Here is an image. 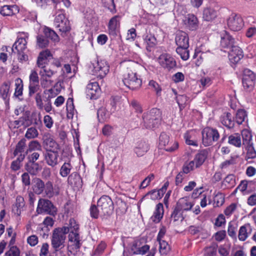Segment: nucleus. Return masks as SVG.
I'll return each instance as SVG.
<instances>
[{
    "label": "nucleus",
    "mask_w": 256,
    "mask_h": 256,
    "mask_svg": "<svg viewBox=\"0 0 256 256\" xmlns=\"http://www.w3.org/2000/svg\"><path fill=\"white\" fill-rule=\"evenodd\" d=\"M114 208L113 202L108 196H103L98 200L97 206L94 204L90 206V216L94 218H97L98 216H110Z\"/></svg>",
    "instance_id": "nucleus-1"
},
{
    "label": "nucleus",
    "mask_w": 256,
    "mask_h": 256,
    "mask_svg": "<svg viewBox=\"0 0 256 256\" xmlns=\"http://www.w3.org/2000/svg\"><path fill=\"white\" fill-rule=\"evenodd\" d=\"M160 113L159 110L154 108L144 112L142 115V122L146 128H157L160 122Z\"/></svg>",
    "instance_id": "nucleus-2"
},
{
    "label": "nucleus",
    "mask_w": 256,
    "mask_h": 256,
    "mask_svg": "<svg viewBox=\"0 0 256 256\" xmlns=\"http://www.w3.org/2000/svg\"><path fill=\"white\" fill-rule=\"evenodd\" d=\"M202 143L204 146L213 144L220 138V134L217 130L210 127L204 128L202 132Z\"/></svg>",
    "instance_id": "nucleus-3"
},
{
    "label": "nucleus",
    "mask_w": 256,
    "mask_h": 256,
    "mask_svg": "<svg viewBox=\"0 0 256 256\" xmlns=\"http://www.w3.org/2000/svg\"><path fill=\"white\" fill-rule=\"evenodd\" d=\"M36 212L38 214H46L54 216L57 214V208L50 200L40 198L38 202Z\"/></svg>",
    "instance_id": "nucleus-4"
},
{
    "label": "nucleus",
    "mask_w": 256,
    "mask_h": 256,
    "mask_svg": "<svg viewBox=\"0 0 256 256\" xmlns=\"http://www.w3.org/2000/svg\"><path fill=\"white\" fill-rule=\"evenodd\" d=\"M62 10H58L60 13H56L54 23L56 27L58 28L60 32L62 33H66L70 30V22L65 16L64 14L62 12L64 8H66L62 5Z\"/></svg>",
    "instance_id": "nucleus-5"
},
{
    "label": "nucleus",
    "mask_w": 256,
    "mask_h": 256,
    "mask_svg": "<svg viewBox=\"0 0 256 256\" xmlns=\"http://www.w3.org/2000/svg\"><path fill=\"white\" fill-rule=\"evenodd\" d=\"M125 86L132 90H136L140 87L142 81L138 77L136 72L132 70H128L122 80Z\"/></svg>",
    "instance_id": "nucleus-6"
},
{
    "label": "nucleus",
    "mask_w": 256,
    "mask_h": 256,
    "mask_svg": "<svg viewBox=\"0 0 256 256\" xmlns=\"http://www.w3.org/2000/svg\"><path fill=\"white\" fill-rule=\"evenodd\" d=\"M158 146L160 148L172 152L178 148V144L176 142L170 141L169 136L165 132H162L159 137Z\"/></svg>",
    "instance_id": "nucleus-7"
},
{
    "label": "nucleus",
    "mask_w": 256,
    "mask_h": 256,
    "mask_svg": "<svg viewBox=\"0 0 256 256\" xmlns=\"http://www.w3.org/2000/svg\"><path fill=\"white\" fill-rule=\"evenodd\" d=\"M227 24L230 30L238 32L242 28L244 22L240 14L232 13L227 20Z\"/></svg>",
    "instance_id": "nucleus-8"
},
{
    "label": "nucleus",
    "mask_w": 256,
    "mask_h": 256,
    "mask_svg": "<svg viewBox=\"0 0 256 256\" xmlns=\"http://www.w3.org/2000/svg\"><path fill=\"white\" fill-rule=\"evenodd\" d=\"M256 81L254 74L248 69L244 71L242 84L245 90L250 91L254 87Z\"/></svg>",
    "instance_id": "nucleus-9"
},
{
    "label": "nucleus",
    "mask_w": 256,
    "mask_h": 256,
    "mask_svg": "<svg viewBox=\"0 0 256 256\" xmlns=\"http://www.w3.org/2000/svg\"><path fill=\"white\" fill-rule=\"evenodd\" d=\"M158 62L162 68L168 70L176 66V63L174 59L168 54H161L158 58Z\"/></svg>",
    "instance_id": "nucleus-10"
},
{
    "label": "nucleus",
    "mask_w": 256,
    "mask_h": 256,
    "mask_svg": "<svg viewBox=\"0 0 256 256\" xmlns=\"http://www.w3.org/2000/svg\"><path fill=\"white\" fill-rule=\"evenodd\" d=\"M94 70L98 77L102 78L108 72L109 66L104 60H98L96 65L94 66Z\"/></svg>",
    "instance_id": "nucleus-11"
},
{
    "label": "nucleus",
    "mask_w": 256,
    "mask_h": 256,
    "mask_svg": "<svg viewBox=\"0 0 256 256\" xmlns=\"http://www.w3.org/2000/svg\"><path fill=\"white\" fill-rule=\"evenodd\" d=\"M58 232L53 231L52 236L51 240L52 246L54 250H60V249H66L64 248V242L66 238V236H62Z\"/></svg>",
    "instance_id": "nucleus-12"
},
{
    "label": "nucleus",
    "mask_w": 256,
    "mask_h": 256,
    "mask_svg": "<svg viewBox=\"0 0 256 256\" xmlns=\"http://www.w3.org/2000/svg\"><path fill=\"white\" fill-rule=\"evenodd\" d=\"M86 93L90 99H96L100 94V88L96 82H90L87 85Z\"/></svg>",
    "instance_id": "nucleus-13"
},
{
    "label": "nucleus",
    "mask_w": 256,
    "mask_h": 256,
    "mask_svg": "<svg viewBox=\"0 0 256 256\" xmlns=\"http://www.w3.org/2000/svg\"><path fill=\"white\" fill-rule=\"evenodd\" d=\"M244 56L242 50L237 46H234L228 52V58L232 63L238 62Z\"/></svg>",
    "instance_id": "nucleus-14"
},
{
    "label": "nucleus",
    "mask_w": 256,
    "mask_h": 256,
    "mask_svg": "<svg viewBox=\"0 0 256 256\" xmlns=\"http://www.w3.org/2000/svg\"><path fill=\"white\" fill-rule=\"evenodd\" d=\"M150 250V246L148 244L142 246L140 241L136 240L132 242L130 247V250L133 254H146Z\"/></svg>",
    "instance_id": "nucleus-15"
},
{
    "label": "nucleus",
    "mask_w": 256,
    "mask_h": 256,
    "mask_svg": "<svg viewBox=\"0 0 256 256\" xmlns=\"http://www.w3.org/2000/svg\"><path fill=\"white\" fill-rule=\"evenodd\" d=\"M121 16L116 15L111 18L108 22V28L110 34L115 36L117 35L120 25Z\"/></svg>",
    "instance_id": "nucleus-16"
},
{
    "label": "nucleus",
    "mask_w": 256,
    "mask_h": 256,
    "mask_svg": "<svg viewBox=\"0 0 256 256\" xmlns=\"http://www.w3.org/2000/svg\"><path fill=\"white\" fill-rule=\"evenodd\" d=\"M68 240L72 244L70 246L76 252L79 250L82 246L81 240L78 232L70 231L68 235Z\"/></svg>",
    "instance_id": "nucleus-17"
},
{
    "label": "nucleus",
    "mask_w": 256,
    "mask_h": 256,
    "mask_svg": "<svg viewBox=\"0 0 256 256\" xmlns=\"http://www.w3.org/2000/svg\"><path fill=\"white\" fill-rule=\"evenodd\" d=\"M175 41L178 47L189 46V38L188 34L183 31H178L176 33Z\"/></svg>",
    "instance_id": "nucleus-18"
},
{
    "label": "nucleus",
    "mask_w": 256,
    "mask_h": 256,
    "mask_svg": "<svg viewBox=\"0 0 256 256\" xmlns=\"http://www.w3.org/2000/svg\"><path fill=\"white\" fill-rule=\"evenodd\" d=\"M28 36H25L24 38H19L13 44L11 50L12 52L16 54V52L25 51L26 49L27 40Z\"/></svg>",
    "instance_id": "nucleus-19"
},
{
    "label": "nucleus",
    "mask_w": 256,
    "mask_h": 256,
    "mask_svg": "<svg viewBox=\"0 0 256 256\" xmlns=\"http://www.w3.org/2000/svg\"><path fill=\"white\" fill-rule=\"evenodd\" d=\"M43 144L47 152L56 151L58 148V144L49 134L44 136Z\"/></svg>",
    "instance_id": "nucleus-20"
},
{
    "label": "nucleus",
    "mask_w": 256,
    "mask_h": 256,
    "mask_svg": "<svg viewBox=\"0 0 256 256\" xmlns=\"http://www.w3.org/2000/svg\"><path fill=\"white\" fill-rule=\"evenodd\" d=\"M58 154L56 151L47 152L44 154L46 164L52 166H55L58 164Z\"/></svg>",
    "instance_id": "nucleus-21"
},
{
    "label": "nucleus",
    "mask_w": 256,
    "mask_h": 256,
    "mask_svg": "<svg viewBox=\"0 0 256 256\" xmlns=\"http://www.w3.org/2000/svg\"><path fill=\"white\" fill-rule=\"evenodd\" d=\"M193 206L194 204L190 202L188 197L180 198L176 204V206L182 212L190 210Z\"/></svg>",
    "instance_id": "nucleus-22"
},
{
    "label": "nucleus",
    "mask_w": 256,
    "mask_h": 256,
    "mask_svg": "<svg viewBox=\"0 0 256 256\" xmlns=\"http://www.w3.org/2000/svg\"><path fill=\"white\" fill-rule=\"evenodd\" d=\"M19 12V8L16 5H5L0 8V13L3 16H11Z\"/></svg>",
    "instance_id": "nucleus-23"
},
{
    "label": "nucleus",
    "mask_w": 256,
    "mask_h": 256,
    "mask_svg": "<svg viewBox=\"0 0 256 256\" xmlns=\"http://www.w3.org/2000/svg\"><path fill=\"white\" fill-rule=\"evenodd\" d=\"M68 183L77 188L81 187L82 186V180L80 174L76 172H72L68 177Z\"/></svg>",
    "instance_id": "nucleus-24"
},
{
    "label": "nucleus",
    "mask_w": 256,
    "mask_h": 256,
    "mask_svg": "<svg viewBox=\"0 0 256 256\" xmlns=\"http://www.w3.org/2000/svg\"><path fill=\"white\" fill-rule=\"evenodd\" d=\"M234 39L227 32L221 38L220 46L224 48H231L234 46Z\"/></svg>",
    "instance_id": "nucleus-25"
},
{
    "label": "nucleus",
    "mask_w": 256,
    "mask_h": 256,
    "mask_svg": "<svg viewBox=\"0 0 256 256\" xmlns=\"http://www.w3.org/2000/svg\"><path fill=\"white\" fill-rule=\"evenodd\" d=\"M163 214V204L161 203H159L156 206V210L154 212V214L152 216L150 219L153 222L158 223L162 218Z\"/></svg>",
    "instance_id": "nucleus-26"
},
{
    "label": "nucleus",
    "mask_w": 256,
    "mask_h": 256,
    "mask_svg": "<svg viewBox=\"0 0 256 256\" xmlns=\"http://www.w3.org/2000/svg\"><path fill=\"white\" fill-rule=\"evenodd\" d=\"M25 168L31 174L36 175L40 170L42 167L36 162L28 161L25 165Z\"/></svg>",
    "instance_id": "nucleus-27"
},
{
    "label": "nucleus",
    "mask_w": 256,
    "mask_h": 256,
    "mask_svg": "<svg viewBox=\"0 0 256 256\" xmlns=\"http://www.w3.org/2000/svg\"><path fill=\"white\" fill-rule=\"evenodd\" d=\"M221 122L228 128H233L234 126V121L233 117L230 112L224 113L221 117Z\"/></svg>",
    "instance_id": "nucleus-28"
},
{
    "label": "nucleus",
    "mask_w": 256,
    "mask_h": 256,
    "mask_svg": "<svg viewBox=\"0 0 256 256\" xmlns=\"http://www.w3.org/2000/svg\"><path fill=\"white\" fill-rule=\"evenodd\" d=\"M44 182L39 178H36L33 180L32 190L34 194H40L44 191Z\"/></svg>",
    "instance_id": "nucleus-29"
},
{
    "label": "nucleus",
    "mask_w": 256,
    "mask_h": 256,
    "mask_svg": "<svg viewBox=\"0 0 256 256\" xmlns=\"http://www.w3.org/2000/svg\"><path fill=\"white\" fill-rule=\"evenodd\" d=\"M148 144L145 142L140 141L138 142L137 146L134 149V152L138 156H142L148 151Z\"/></svg>",
    "instance_id": "nucleus-30"
},
{
    "label": "nucleus",
    "mask_w": 256,
    "mask_h": 256,
    "mask_svg": "<svg viewBox=\"0 0 256 256\" xmlns=\"http://www.w3.org/2000/svg\"><path fill=\"white\" fill-rule=\"evenodd\" d=\"M251 230L252 229L249 224L242 226L238 232V239L241 241H244L248 237V234L250 232Z\"/></svg>",
    "instance_id": "nucleus-31"
},
{
    "label": "nucleus",
    "mask_w": 256,
    "mask_h": 256,
    "mask_svg": "<svg viewBox=\"0 0 256 256\" xmlns=\"http://www.w3.org/2000/svg\"><path fill=\"white\" fill-rule=\"evenodd\" d=\"M187 27L191 30H196L198 26L197 18L194 14H189L186 20Z\"/></svg>",
    "instance_id": "nucleus-32"
},
{
    "label": "nucleus",
    "mask_w": 256,
    "mask_h": 256,
    "mask_svg": "<svg viewBox=\"0 0 256 256\" xmlns=\"http://www.w3.org/2000/svg\"><path fill=\"white\" fill-rule=\"evenodd\" d=\"M208 152L204 150H201L197 154L194 160L196 162V168H198L202 166L207 158Z\"/></svg>",
    "instance_id": "nucleus-33"
},
{
    "label": "nucleus",
    "mask_w": 256,
    "mask_h": 256,
    "mask_svg": "<svg viewBox=\"0 0 256 256\" xmlns=\"http://www.w3.org/2000/svg\"><path fill=\"white\" fill-rule=\"evenodd\" d=\"M44 192L46 196L48 198H51L54 196H58L59 194L58 190H54L52 184L51 182L48 181L44 185Z\"/></svg>",
    "instance_id": "nucleus-34"
},
{
    "label": "nucleus",
    "mask_w": 256,
    "mask_h": 256,
    "mask_svg": "<svg viewBox=\"0 0 256 256\" xmlns=\"http://www.w3.org/2000/svg\"><path fill=\"white\" fill-rule=\"evenodd\" d=\"M10 82H4L0 88V93L2 97L6 100V102H8L9 98L7 99L9 96V90L10 88Z\"/></svg>",
    "instance_id": "nucleus-35"
},
{
    "label": "nucleus",
    "mask_w": 256,
    "mask_h": 256,
    "mask_svg": "<svg viewBox=\"0 0 256 256\" xmlns=\"http://www.w3.org/2000/svg\"><path fill=\"white\" fill-rule=\"evenodd\" d=\"M216 12L212 8H207L204 10L203 18L205 20H212L216 18Z\"/></svg>",
    "instance_id": "nucleus-36"
},
{
    "label": "nucleus",
    "mask_w": 256,
    "mask_h": 256,
    "mask_svg": "<svg viewBox=\"0 0 256 256\" xmlns=\"http://www.w3.org/2000/svg\"><path fill=\"white\" fill-rule=\"evenodd\" d=\"M228 142L236 147L240 148L242 146L240 135L238 133L234 134L228 136Z\"/></svg>",
    "instance_id": "nucleus-37"
},
{
    "label": "nucleus",
    "mask_w": 256,
    "mask_h": 256,
    "mask_svg": "<svg viewBox=\"0 0 256 256\" xmlns=\"http://www.w3.org/2000/svg\"><path fill=\"white\" fill-rule=\"evenodd\" d=\"M44 36L48 38H49L53 41L58 42L59 37L56 33L48 27H45L44 28Z\"/></svg>",
    "instance_id": "nucleus-38"
},
{
    "label": "nucleus",
    "mask_w": 256,
    "mask_h": 256,
    "mask_svg": "<svg viewBox=\"0 0 256 256\" xmlns=\"http://www.w3.org/2000/svg\"><path fill=\"white\" fill-rule=\"evenodd\" d=\"M57 72V70L53 68V66H50V65L47 64L46 66H44L40 69L39 72L40 75L44 74L47 76V77L52 78V76Z\"/></svg>",
    "instance_id": "nucleus-39"
},
{
    "label": "nucleus",
    "mask_w": 256,
    "mask_h": 256,
    "mask_svg": "<svg viewBox=\"0 0 256 256\" xmlns=\"http://www.w3.org/2000/svg\"><path fill=\"white\" fill-rule=\"evenodd\" d=\"M247 118V114L245 110L240 109L238 110L235 117L236 122L238 124H241Z\"/></svg>",
    "instance_id": "nucleus-40"
},
{
    "label": "nucleus",
    "mask_w": 256,
    "mask_h": 256,
    "mask_svg": "<svg viewBox=\"0 0 256 256\" xmlns=\"http://www.w3.org/2000/svg\"><path fill=\"white\" fill-rule=\"evenodd\" d=\"M242 138V144L244 146L252 144V135L250 130L246 129L243 130L241 132Z\"/></svg>",
    "instance_id": "nucleus-41"
},
{
    "label": "nucleus",
    "mask_w": 256,
    "mask_h": 256,
    "mask_svg": "<svg viewBox=\"0 0 256 256\" xmlns=\"http://www.w3.org/2000/svg\"><path fill=\"white\" fill-rule=\"evenodd\" d=\"M72 168L70 162H64L61 166L60 170V174L62 177L67 176L70 173L71 170Z\"/></svg>",
    "instance_id": "nucleus-42"
},
{
    "label": "nucleus",
    "mask_w": 256,
    "mask_h": 256,
    "mask_svg": "<svg viewBox=\"0 0 256 256\" xmlns=\"http://www.w3.org/2000/svg\"><path fill=\"white\" fill-rule=\"evenodd\" d=\"M15 92L14 96L18 98L20 96H22L23 91V82L21 78H17L15 80Z\"/></svg>",
    "instance_id": "nucleus-43"
},
{
    "label": "nucleus",
    "mask_w": 256,
    "mask_h": 256,
    "mask_svg": "<svg viewBox=\"0 0 256 256\" xmlns=\"http://www.w3.org/2000/svg\"><path fill=\"white\" fill-rule=\"evenodd\" d=\"M40 76V82L42 86L44 88H50L53 86L54 81L51 80V78L47 77L44 74Z\"/></svg>",
    "instance_id": "nucleus-44"
},
{
    "label": "nucleus",
    "mask_w": 256,
    "mask_h": 256,
    "mask_svg": "<svg viewBox=\"0 0 256 256\" xmlns=\"http://www.w3.org/2000/svg\"><path fill=\"white\" fill-rule=\"evenodd\" d=\"M49 41L44 35L38 34L36 36V46L40 48H44L48 46Z\"/></svg>",
    "instance_id": "nucleus-45"
},
{
    "label": "nucleus",
    "mask_w": 256,
    "mask_h": 256,
    "mask_svg": "<svg viewBox=\"0 0 256 256\" xmlns=\"http://www.w3.org/2000/svg\"><path fill=\"white\" fill-rule=\"evenodd\" d=\"M189 46L184 47H178L176 49V52L178 54H179L181 58L184 60H187L189 56V50L188 48Z\"/></svg>",
    "instance_id": "nucleus-46"
},
{
    "label": "nucleus",
    "mask_w": 256,
    "mask_h": 256,
    "mask_svg": "<svg viewBox=\"0 0 256 256\" xmlns=\"http://www.w3.org/2000/svg\"><path fill=\"white\" fill-rule=\"evenodd\" d=\"M159 242V251L161 254L166 255L170 251V248L168 243L164 240H158Z\"/></svg>",
    "instance_id": "nucleus-47"
},
{
    "label": "nucleus",
    "mask_w": 256,
    "mask_h": 256,
    "mask_svg": "<svg viewBox=\"0 0 256 256\" xmlns=\"http://www.w3.org/2000/svg\"><path fill=\"white\" fill-rule=\"evenodd\" d=\"M97 116L98 121L100 122H104L108 118L106 110L104 108L102 107L100 108L97 112Z\"/></svg>",
    "instance_id": "nucleus-48"
},
{
    "label": "nucleus",
    "mask_w": 256,
    "mask_h": 256,
    "mask_svg": "<svg viewBox=\"0 0 256 256\" xmlns=\"http://www.w3.org/2000/svg\"><path fill=\"white\" fill-rule=\"evenodd\" d=\"M26 147V140L22 139L18 142L16 146V149L14 152V156L18 155L19 153H22L24 152Z\"/></svg>",
    "instance_id": "nucleus-49"
},
{
    "label": "nucleus",
    "mask_w": 256,
    "mask_h": 256,
    "mask_svg": "<svg viewBox=\"0 0 256 256\" xmlns=\"http://www.w3.org/2000/svg\"><path fill=\"white\" fill-rule=\"evenodd\" d=\"M144 40L145 42L147 44L146 49L148 50V48L153 47L156 44V38L154 35L151 34H146V36H144Z\"/></svg>",
    "instance_id": "nucleus-50"
},
{
    "label": "nucleus",
    "mask_w": 256,
    "mask_h": 256,
    "mask_svg": "<svg viewBox=\"0 0 256 256\" xmlns=\"http://www.w3.org/2000/svg\"><path fill=\"white\" fill-rule=\"evenodd\" d=\"M217 248L218 245L215 244L206 248L204 250V256H215L216 254Z\"/></svg>",
    "instance_id": "nucleus-51"
},
{
    "label": "nucleus",
    "mask_w": 256,
    "mask_h": 256,
    "mask_svg": "<svg viewBox=\"0 0 256 256\" xmlns=\"http://www.w3.org/2000/svg\"><path fill=\"white\" fill-rule=\"evenodd\" d=\"M55 4V8L56 10H61L62 8V5L66 8L70 6V2L69 0H52Z\"/></svg>",
    "instance_id": "nucleus-52"
},
{
    "label": "nucleus",
    "mask_w": 256,
    "mask_h": 256,
    "mask_svg": "<svg viewBox=\"0 0 256 256\" xmlns=\"http://www.w3.org/2000/svg\"><path fill=\"white\" fill-rule=\"evenodd\" d=\"M182 212L176 206L172 212L171 214V218L174 220V222H176L179 220L180 218L181 220L184 219V217L182 216Z\"/></svg>",
    "instance_id": "nucleus-53"
},
{
    "label": "nucleus",
    "mask_w": 256,
    "mask_h": 256,
    "mask_svg": "<svg viewBox=\"0 0 256 256\" xmlns=\"http://www.w3.org/2000/svg\"><path fill=\"white\" fill-rule=\"evenodd\" d=\"M42 146L36 140L31 141L28 144V148L26 152L28 154V152H32L34 150H42Z\"/></svg>",
    "instance_id": "nucleus-54"
},
{
    "label": "nucleus",
    "mask_w": 256,
    "mask_h": 256,
    "mask_svg": "<svg viewBox=\"0 0 256 256\" xmlns=\"http://www.w3.org/2000/svg\"><path fill=\"white\" fill-rule=\"evenodd\" d=\"M38 132L36 128L31 127L28 128L25 134V136L28 139L34 138L38 137Z\"/></svg>",
    "instance_id": "nucleus-55"
},
{
    "label": "nucleus",
    "mask_w": 256,
    "mask_h": 256,
    "mask_svg": "<svg viewBox=\"0 0 256 256\" xmlns=\"http://www.w3.org/2000/svg\"><path fill=\"white\" fill-rule=\"evenodd\" d=\"M214 201L216 206H220L223 204L224 202V196L221 192L217 193L214 198Z\"/></svg>",
    "instance_id": "nucleus-56"
},
{
    "label": "nucleus",
    "mask_w": 256,
    "mask_h": 256,
    "mask_svg": "<svg viewBox=\"0 0 256 256\" xmlns=\"http://www.w3.org/2000/svg\"><path fill=\"white\" fill-rule=\"evenodd\" d=\"M246 150V156L248 158H254L256 157V152L253 147L252 144L245 146Z\"/></svg>",
    "instance_id": "nucleus-57"
},
{
    "label": "nucleus",
    "mask_w": 256,
    "mask_h": 256,
    "mask_svg": "<svg viewBox=\"0 0 256 256\" xmlns=\"http://www.w3.org/2000/svg\"><path fill=\"white\" fill-rule=\"evenodd\" d=\"M104 6L107 8L112 13L116 12V6L114 3V0H102Z\"/></svg>",
    "instance_id": "nucleus-58"
},
{
    "label": "nucleus",
    "mask_w": 256,
    "mask_h": 256,
    "mask_svg": "<svg viewBox=\"0 0 256 256\" xmlns=\"http://www.w3.org/2000/svg\"><path fill=\"white\" fill-rule=\"evenodd\" d=\"M224 184L228 186L232 187L235 184V178L234 174H228L224 178Z\"/></svg>",
    "instance_id": "nucleus-59"
},
{
    "label": "nucleus",
    "mask_w": 256,
    "mask_h": 256,
    "mask_svg": "<svg viewBox=\"0 0 256 256\" xmlns=\"http://www.w3.org/2000/svg\"><path fill=\"white\" fill-rule=\"evenodd\" d=\"M40 80L37 72L34 70H32L29 76V83L39 84Z\"/></svg>",
    "instance_id": "nucleus-60"
},
{
    "label": "nucleus",
    "mask_w": 256,
    "mask_h": 256,
    "mask_svg": "<svg viewBox=\"0 0 256 256\" xmlns=\"http://www.w3.org/2000/svg\"><path fill=\"white\" fill-rule=\"evenodd\" d=\"M39 84L29 83L28 86V95L32 96L36 92L40 89Z\"/></svg>",
    "instance_id": "nucleus-61"
},
{
    "label": "nucleus",
    "mask_w": 256,
    "mask_h": 256,
    "mask_svg": "<svg viewBox=\"0 0 256 256\" xmlns=\"http://www.w3.org/2000/svg\"><path fill=\"white\" fill-rule=\"evenodd\" d=\"M20 254L18 248L16 246H12L5 253V256H20Z\"/></svg>",
    "instance_id": "nucleus-62"
},
{
    "label": "nucleus",
    "mask_w": 256,
    "mask_h": 256,
    "mask_svg": "<svg viewBox=\"0 0 256 256\" xmlns=\"http://www.w3.org/2000/svg\"><path fill=\"white\" fill-rule=\"evenodd\" d=\"M36 105L38 108L40 110L44 109V104L42 102V94L40 92L36 94L35 96Z\"/></svg>",
    "instance_id": "nucleus-63"
},
{
    "label": "nucleus",
    "mask_w": 256,
    "mask_h": 256,
    "mask_svg": "<svg viewBox=\"0 0 256 256\" xmlns=\"http://www.w3.org/2000/svg\"><path fill=\"white\" fill-rule=\"evenodd\" d=\"M256 35V27L250 26L248 28L246 32V36L248 38H252Z\"/></svg>",
    "instance_id": "nucleus-64"
}]
</instances>
